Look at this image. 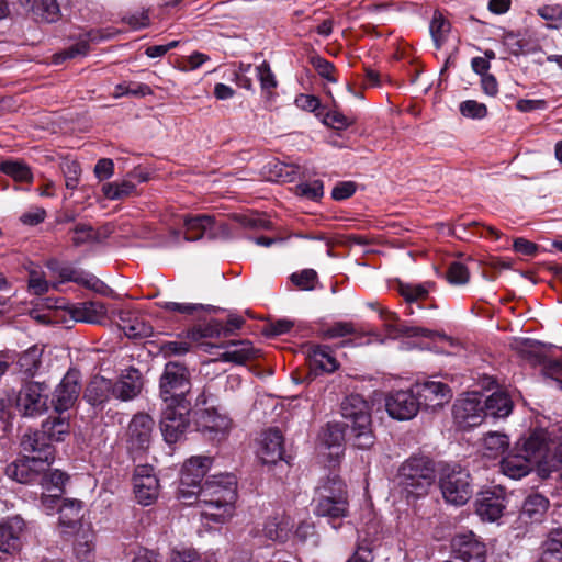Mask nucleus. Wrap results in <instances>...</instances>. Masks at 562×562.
Wrapping results in <instances>:
<instances>
[{"mask_svg": "<svg viewBox=\"0 0 562 562\" xmlns=\"http://www.w3.org/2000/svg\"><path fill=\"white\" fill-rule=\"evenodd\" d=\"M515 446L533 465L557 468L562 464V425L535 429Z\"/></svg>", "mask_w": 562, "mask_h": 562, "instance_id": "1", "label": "nucleus"}, {"mask_svg": "<svg viewBox=\"0 0 562 562\" xmlns=\"http://www.w3.org/2000/svg\"><path fill=\"white\" fill-rule=\"evenodd\" d=\"M201 507V515L214 522H224L234 512L237 497L236 484L233 477L225 481L206 480L194 495Z\"/></svg>", "mask_w": 562, "mask_h": 562, "instance_id": "2", "label": "nucleus"}, {"mask_svg": "<svg viewBox=\"0 0 562 562\" xmlns=\"http://www.w3.org/2000/svg\"><path fill=\"white\" fill-rule=\"evenodd\" d=\"M341 416L347 420L353 445L359 449H369L374 445L372 431L371 405L359 394L344 398L340 405Z\"/></svg>", "mask_w": 562, "mask_h": 562, "instance_id": "3", "label": "nucleus"}, {"mask_svg": "<svg viewBox=\"0 0 562 562\" xmlns=\"http://www.w3.org/2000/svg\"><path fill=\"white\" fill-rule=\"evenodd\" d=\"M435 481L431 462L424 457H412L404 461L397 472V483L406 497L419 498L428 493Z\"/></svg>", "mask_w": 562, "mask_h": 562, "instance_id": "4", "label": "nucleus"}, {"mask_svg": "<svg viewBox=\"0 0 562 562\" xmlns=\"http://www.w3.org/2000/svg\"><path fill=\"white\" fill-rule=\"evenodd\" d=\"M439 487L445 501L454 506L464 505L473 494L469 471L458 464L441 468Z\"/></svg>", "mask_w": 562, "mask_h": 562, "instance_id": "5", "label": "nucleus"}, {"mask_svg": "<svg viewBox=\"0 0 562 562\" xmlns=\"http://www.w3.org/2000/svg\"><path fill=\"white\" fill-rule=\"evenodd\" d=\"M160 397L165 404L189 402L186 394L190 390L189 372L178 362H168L159 382Z\"/></svg>", "mask_w": 562, "mask_h": 562, "instance_id": "6", "label": "nucleus"}, {"mask_svg": "<svg viewBox=\"0 0 562 562\" xmlns=\"http://www.w3.org/2000/svg\"><path fill=\"white\" fill-rule=\"evenodd\" d=\"M321 490L316 514L331 519L346 517L348 515V501L345 483L339 477L334 476L328 479Z\"/></svg>", "mask_w": 562, "mask_h": 562, "instance_id": "7", "label": "nucleus"}, {"mask_svg": "<svg viewBox=\"0 0 562 562\" xmlns=\"http://www.w3.org/2000/svg\"><path fill=\"white\" fill-rule=\"evenodd\" d=\"M190 406V402L165 404L160 420V430L166 442L175 443L182 438L190 425L188 417Z\"/></svg>", "mask_w": 562, "mask_h": 562, "instance_id": "8", "label": "nucleus"}, {"mask_svg": "<svg viewBox=\"0 0 562 562\" xmlns=\"http://www.w3.org/2000/svg\"><path fill=\"white\" fill-rule=\"evenodd\" d=\"M210 465L211 459L207 457H192L183 464L179 485V498L191 503L199 487L202 486L201 482L207 473Z\"/></svg>", "mask_w": 562, "mask_h": 562, "instance_id": "9", "label": "nucleus"}, {"mask_svg": "<svg viewBox=\"0 0 562 562\" xmlns=\"http://www.w3.org/2000/svg\"><path fill=\"white\" fill-rule=\"evenodd\" d=\"M16 407L29 417L44 414L48 409V386L33 381L25 383L16 396Z\"/></svg>", "mask_w": 562, "mask_h": 562, "instance_id": "10", "label": "nucleus"}, {"mask_svg": "<svg viewBox=\"0 0 562 562\" xmlns=\"http://www.w3.org/2000/svg\"><path fill=\"white\" fill-rule=\"evenodd\" d=\"M49 465L41 457H23L8 464L5 474L19 483L30 484L38 481Z\"/></svg>", "mask_w": 562, "mask_h": 562, "instance_id": "11", "label": "nucleus"}, {"mask_svg": "<svg viewBox=\"0 0 562 562\" xmlns=\"http://www.w3.org/2000/svg\"><path fill=\"white\" fill-rule=\"evenodd\" d=\"M485 417L482 396L479 393L468 394L453 405V418L461 428H471L480 425Z\"/></svg>", "mask_w": 562, "mask_h": 562, "instance_id": "12", "label": "nucleus"}, {"mask_svg": "<svg viewBox=\"0 0 562 562\" xmlns=\"http://www.w3.org/2000/svg\"><path fill=\"white\" fill-rule=\"evenodd\" d=\"M385 408L392 418L409 420L417 415L420 402L417 400L414 389L412 391H396L386 396Z\"/></svg>", "mask_w": 562, "mask_h": 562, "instance_id": "13", "label": "nucleus"}, {"mask_svg": "<svg viewBox=\"0 0 562 562\" xmlns=\"http://www.w3.org/2000/svg\"><path fill=\"white\" fill-rule=\"evenodd\" d=\"M420 407L435 411L442 407L452 398L450 387L438 381H426L414 386Z\"/></svg>", "mask_w": 562, "mask_h": 562, "instance_id": "14", "label": "nucleus"}, {"mask_svg": "<svg viewBox=\"0 0 562 562\" xmlns=\"http://www.w3.org/2000/svg\"><path fill=\"white\" fill-rule=\"evenodd\" d=\"M134 493L137 502L144 506L153 504L158 496L159 482L149 465H138L134 473Z\"/></svg>", "mask_w": 562, "mask_h": 562, "instance_id": "15", "label": "nucleus"}, {"mask_svg": "<svg viewBox=\"0 0 562 562\" xmlns=\"http://www.w3.org/2000/svg\"><path fill=\"white\" fill-rule=\"evenodd\" d=\"M154 420L147 414H136L127 428V445L132 451H144L149 447Z\"/></svg>", "mask_w": 562, "mask_h": 562, "instance_id": "16", "label": "nucleus"}, {"mask_svg": "<svg viewBox=\"0 0 562 562\" xmlns=\"http://www.w3.org/2000/svg\"><path fill=\"white\" fill-rule=\"evenodd\" d=\"M80 374L77 371H68L57 385L53 396V405L56 412L69 409L76 403L80 393Z\"/></svg>", "mask_w": 562, "mask_h": 562, "instance_id": "17", "label": "nucleus"}, {"mask_svg": "<svg viewBox=\"0 0 562 562\" xmlns=\"http://www.w3.org/2000/svg\"><path fill=\"white\" fill-rule=\"evenodd\" d=\"M452 550L457 558L465 562H482L485 554V546L479 541L472 531L457 533L451 541Z\"/></svg>", "mask_w": 562, "mask_h": 562, "instance_id": "18", "label": "nucleus"}, {"mask_svg": "<svg viewBox=\"0 0 562 562\" xmlns=\"http://www.w3.org/2000/svg\"><path fill=\"white\" fill-rule=\"evenodd\" d=\"M505 507V497L501 492L486 491L481 493L476 499V513L483 520H497L503 515Z\"/></svg>", "mask_w": 562, "mask_h": 562, "instance_id": "19", "label": "nucleus"}, {"mask_svg": "<svg viewBox=\"0 0 562 562\" xmlns=\"http://www.w3.org/2000/svg\"><path fill=\"white\" fill-rule=\"evenodd\" d=\"M283 437L278 429H269L262 435L258 456L262 463L274 464L283 458Z\"/></svg>", "mask_w": 562, "mask_h": 562, "instance_id": "20", "label": "nucleus"}, {"mask_svg": "<svg viewBox=\"0 0 562 562\" xmlns=\"http://www.w3.org/2000/svg\"><path fill=\"white\" fill-rule=\"evenodd\" d=\"M24 529V521L20 517H13L0 525V551L13 554L21 547V536Z\"/></svg>", "mask_w": 562, "mask_h": 562, "instance_id": "21", "label": "nucleus"}, {"mask_svg": "<svg viewBox=\"0 0 562 562\" xmlns=\"http://www.w3.org/2000/svg\"><path fill=\"white\" fill-rule=\"evenodd\" d=\"M143 381L140 372L131 368L113 384V395L122 401H130L140 393Z\"/></svg>", "mask_w": 562, "mask_h": 562, "instance_id": "22", "label": "nucleus"}, {"mask_svg": "<svg viewBox=\"0 0 562 562\" xmlns=\"http://www.w3.org/2000/svg\"><path fill=\"white\" fill-rule=\"evenodd\" d=\"M21 447L24 452L38 453L37 457L46 459L49 464L54 460V448L47 442V437L43 430L25 432L21 439Z\"/></svg>", "mask_w": 562, "mask_h": 562, "instance_id": "23", "label": "nucleus"}, {"mask_svg": "<svg viewBox=\"0 0 562 562\" xmlns=\"http://www.w3.org/2000/svg\"><path fill=\"white\" fill-rule=\"evenodd\" d=\"M535 467L536 465H533L522 452L517 451L516 446L514 450L501 461L502 472L515 480L526 476Z\"/></svg>", "mask_w": 562, "mask_h": 562, "instance_id": "24", "label": "nucleus"}, {"mask_svg": "<svg viewBox=\"0 0 562 562\" xmlns=\"http://www.w3.org/2000/svg\"><path fill=\"white\" fill-rule=\"evenodd\" d=\"M349 336L352 338L341 342V346L355 345L353 341L363 338L367 336V333L353 322L345 321L335 322L322 330V337L325 339H335Z\"/></svg>", "mask_w": 562, "mask_h": 562, "instance_id": "25", "label": "nucleus"}, {"mask_svg": "<svg viewBox=\"0 0 562 562\" xmlns=\"http://www.w3.org/2000/svg\"><path fill=\"white\" fill-rule=\"evenodd\" d=\"M22 4L38 21L54 23L60 18L57 0H22Z\"/></svg>", "mask_w": 562, "mask_h": 562, "instance_id": "26", "label": "nucleus"}, {"mask_svg": "<svg viewBox=\"0 0 562 562\" xmlns=\"http://www.w3.org/2000/svg\"><path fill=\"white\" fill-rule=\"evenodd\" d=\"M111 394H113L112 381L95 375L88 383L83 397L92 406H101L109 401Z\"/></svg>", "mask_w": 562, "mask_h": 562, "instance_id": "27", "label": "nucleus"}, {"mask_svg": "<svg viewBox=\"0 0 562 562\" xmlns=\"http://www.w3.org/2000/svg\"><path fill=\"white\" fill-rule=\"evenodd\" d=\"M119 326L128 338H145L153 333V327L145 319L131 312H120Z\"/></svg>", "mask_w": 562, "mask_h": 562, "instance_id": "28", "label": "nucleus"}, {"mask_svg": "<svg viewBox=\"0 0 562 562\" xmlns=\"http://www.w3.org/2000/svg\"><path fill=\"white\" fill-rule=\"evenodd\" d=\"M227 347L229 349L220 357V360L224 362L244 364L259 356V350L255 349L248 340L231 341Z\"/></svg>", "mask_w": 562, "mask_h": 562, "instance_id": "29", "label": "nucleus"}, {"mask_svg": "<svg viewBox=\"0 0 562 562\" xmlns=\"http://www.w3.org/2000/svg\"><path fill=\"white\" fill-rule=\"evenodd\" d=\"M307 360L314 370L330 373L338 368V361L328 346H311L307 350Z\"/></svg>", "mask_w": 562, "mask_h": 562, "instance_id": "30", "label": "nucleus"}, {"mask_svg": "<svg viewBox=\"0 0 562 562\" xmlns=\"http://www.w3.org/2000/svg\"><path fill=\"white\" fill-rule=\"evenodd\" d=\"M70 314L76 322L99 324L105 317L106 310L100 302H83L74 306Z\"/></svg>", "mask_w": 562, "mask_h": 562, "instance_id": "31", "label": "nucleus"}, {"mask_svg": "<svg viewBox=\"0 0 562 562\" xmlns=\"http://www.w3.org/2000/svg\"><path fill=\"white\" fill-rule=\"evenodd\" d=\"M509 447L508 437L498 431H491L486 434L482 442V453L487 459H497Z\"/></svg>", "mask_w": 562, "mask_h": 562, "instance_id": "32", "label": "nucleus"}, {"mask_svg": "<svg viewBox=\"0 0 562 562\" xmlns=\"http://www.w3.org/2000/svg\"><path fill=\"white\" fill-rule=\"evenodd\" d=\"M485 416L507 417L513 408L509 396L504 392H495L484 401Z\"/></svg>", "mask_w": 562, "mask_h": 562, "instance_id": "33", "label": "nucleus"}, {"mask_svg": "<svg viewBox=\"0 0 562 562\" xmlns=\"http://www.w3.org/2000/svg\"><path fill=\"white\" fill-rule=\"evenodd\" d=\"M383 319L385 321V326L389 334L393 337L398 335H404L407 337H431L434 333L427 328L418 327V326H401L397 327L393 324V322L397 321V315L393 312H382L381 313Z\"/></svg>", "mask_w": 562, "mask_h": 562, "instance_id": "34", "label": "nucleus"}, {"mask_svg": "<svg viewBox=\"0 0 562 562\" xmlns=\"http://www.w3.org/2000/svg\"><path fill=\"white\" fill-rule=\"evenodd\" d=\"M214 224V218L211 215H198L194 217H187L184 220L186 237L188 241H194L203 237Z\"/></svg>", "mask_w": 562, "mask_h": 562, "instance_id": "35", "label": "nucleus"}, {"mask_svg": "<svg viewBox=\"0 0 562 562\" xmlns=\"http://www.w3.org/2000/svg\"><path fill=\"white\" fill-rule=\"evenodd\" d=\"M42 353L43 349L37 346L22 352L16 361L20 372L26 376H34L41 367Z\"/></svg>", "mask_w": 562, "mask_h": 562, "instance_id": "36", "label": "nucleus"}, {"mask_svg": "<svg viewBox=\"0 0 562 562\" xmlns=\"http://www.w3.org/2000/svg\"><path fill=\"white\" fill-rule=\"evenodd\" d=\"M42 430L50 441H64L70 432V424L63 417H49L43 425Z\"/></svg>", "mask_w": 562, "mask_h": 562, "instance_id": "37", "label": "nucleus"}, {"mask_svg": "<svg viewBox=\"0 0 562 562\" xmlns=\"http://www.w3.org/2000/svg\"><path fill=\"white\" fill-rule=\"evenodd\" d=\"M200 426L211 432H226L231 427V420L215 411L205 409L199 417Z\"/></svg>", "mask_w": 562, "mask_h": 562, "instance_id": "38", "label": "nucleus"}, {"mask_svg": "<svg viewBox=\"0 0 562 562\" xmlns=\"http://www.w3.org/2000/svg\"><path fill=\"white\" fill-rule=\"evenodd\" d=\"M541 562H562V531H551L543 543Z\"/></svg>", "mask_w": 562, "mask_h": 562, "instance_id": "39", "label": "nucleus"}, {"mask_svg": "<svg viewBox=\"0 0 562 562\" xmlns=\"http://www.w3.org/2000/svg\"><path fill=\"white\" fill-rule=\"evenodd\" d=\"M192 341H200L203 338H217L223 336V324L217 319H211L206 324L193 327L187 334Z\"/></svg>", "mask_w": 562, "mask_h": 562, "instance_id": "40", "label": "nucleus"}, {"mask_svg": "<svg viewBox=\"0 0 562 562\" xmlns=\"http://www.w3.org/2000/svg\"><path fill=\"white\" fill-rule=\"evenodd\" d=\"M0 171L19 182H31L33 175L26 164L19 160H5L0 164Z\"/></svg>", "mask_w": 562, "mask_h": 562, "instance_id": "41", "label": "nucleus"}, {"mask_svg": "<svg viewBox=\"0 0 562 562\" xmlns=\"http://www.w3.org/2000/svg\"><path fill=\"white\" fill-rule=\"evenodd\" d=\"M89 41L90 34H85L83 36H80V38L75 44L64 49L63 52L56 54L54 56V63L60 64L61 61L69 58L86 56L90 49Z\"/></svg>", "mask_w": 562, "mask_h": 562, "instance_id": "42", "label": "nucleus"}, {"mask_svg": "<svg viewBox=\"0 0 562 562\" xmlns=\"http://www.w3.org/2000/svg\"><path fill=\"white\" fill-rule=\"evenodd\" d=\"M159 306L169 312H178L186 315H193L199 312L214 313L217 307L213 305L195 304V303H176L161 302Z\"/></svg>", "mask_w": 562, "mask_h": 562, "instance_id": "43", "label": "nucleus"}, {"mask_svg": "<svg viewBox=\"0 0 562 562\" xmlns=\"http://www.w3.org/2000/svg\"><path fill=\"white\" fill-rule=\"evenodd\" d=\"M81 502L67 501L59 507V521L66 527H72L81 518Z\"/></svg>", "mask_w": 562, "mask_h": 562, "instance_id": "44", "label": "nucleus"}, {"mask_svg": "<svg viewBox=\"0 0 562 562\" xmlns=\"http://www.w3.org/2000/svg\"><path fill=\"white\" fill-rule=\"evenodd\" d=\"M44 471L42 476L40 477V483L43 485L44 488H46L47 492H58L59 494L64 493V484L67 481V475L59 471L54 470L47 472Z\"/></svg>", "mask_w": 562, "mask_h": 562, "instance_id": "45", "label": "nucleus"}, {"mask_svg": "<svg viewBox=\"0 0 562 562\" xmlns=\"http://www.w3.org/2000/svg\"><path fill=\"white\" fill-rule=\"evenodd\" d=\"M344 439V426L339 423L328 424L321 435L322 442L328 448H340Z\"/></svg>", "mask_w": 562, "mask_h": 562, "instance_id": "46", "label": "nucleus"}, {"mask_svg": "<svg viewBox=\"0 0 562 562\" xmlns=\"http://www.w3.org/2000/svg\"><path fill=\"white\" fill-rule=\"evenodd\" d=\"M429 30L436 46L440 47L441 42L450 30V24L440 12L436 11L430 22Z\"/></svg>", "mask_w": 562, "mask_h": 562, "instance_id": "47", "label": "nucleus"}, {"mask_svg": "<svg viewBox=\"0 0 562 562\" xmlns=\"http://www.w3.org/2000/svg\"><path fill=\"white\" fill-rule=\"evenodd\" d=\"M548 508V499L540 494L530 495L524 503L522 513L529 518H537Z\"/></svg>", "mask_w": 562, "mask_h": 562, "instance_id": "48", "label": "nucleus"}, {"mask_svg": "<svg viewBox=\"0 0 562 562\" xmlns=\"http://www.w3.org/2000/svg\"><path fill=\"white\" fill-rule=\"evenodd\" d=\"M288 524L278 518L268 519L263 527V535L270 540L282 541L288 537Z\"/></svg>", "mask_w": 562, "mask_h": 562, "instance_id": "49", "label": "nucleus"}, {"mask_svg": "<svg viewBox=\"0 0 562 562\" xmlns=\"http://www.w3.org/2000/svg\"><path fill=\"white\" fill-rule=\"evenodd\" d=\"M502 43L507 50L515 56L530 52L528 48V42L519 38L514 32H505L502 36Z\"/></svg>", "mask_w": 562, "mask_h": 562, "instance_id": "50", "label": "nucleus"}, {"mask_svg": "<svg viewBox=\"0 0 562 562\" xmlns=\"http://www.w3.org/2000/svg\"><path fill=\"white\" fill-rule=\"evenodd\" d=\"M295 193L310 200H317L324 194V186L321 180L301 182L295 187Z\"/></svg>", "mask_w": 562, "mask_h": 562, "instance_id": "51", "label": "nucleus"}, {"mask_svg": "<svg viewBox=\"0 0 562 562\" xmlns=\"http://www.w3.org/2000/svg\"><path fill=\"white\" fill-rule=\"evenodd\" d=\"M63 175L65 177L66 187L74 190L79 184L81 168L79 162L75 160H66L60 165Z\"/></svg>", "mask_w": 562, "mask_h": 562, "instance_id": "52", "label": "nucleus"}, {"mask_svg": "<svg viewBox=\"0 0 562 562\" xmlns=\"http://www.w3.org/2000/svg\"><path fill=\"white\" fill-rule=\"evenodd\" d=\"M72 244L76 247L81 245L95 241L98 239V234L93 231V228L88 224L79 223L72 229Z\"/></svg>", "mask_w": 562, "mask_h": 562, "instance_id": "53", "label": "nucleus"}, {"mask_svg": "<svg viewBox=\"0 0 562 562\" xmlns=\"http://www.w3.org/2000/svg\"><path fill=\"white\" fill-rule=\"evenodd\" d=\"M400 292L408 303L425 300L429 293L424 284H402Z\"/></svg>", "mask_w": 562, "mask_h": 562, "instance_id": "54", "label": "nucleus"}, {"mask_svg": "<svg viewBox=\"0 0 562 562\" xmlns=\"http://www.w3.org/2000/svg\"><path fill=\"white\" fill-rule=\"evenodd\" d=\"M459 109L461 114L469 119H483L487 114L486 105L475 100L461 102Z\"/></svg>", "mask_w": 562, "mask_h": 562, "instance_id": "55", "label": "nucleus"}, {"mask_svg": "<svg viewBox=\"0 0 562 562\" xmlns=\"http://www.w3.org/2000/svg\"><path fill=\"white\" fill-rule=\"evenodd\" d=\"M468 268L461 262H452L447 271V280L451 284L462 285L469 281Z\"/></svg>", "mask_w": 562, "mask_h": 562, "instance_id": "56", "label": "nucleus"}, {"mask_svg": "<svg viewBox=\"0 0 562 562\" xmlns=\"http://www.w3.org/2000/svg\"><path fill=\"white\" fill-rule=\"evenodd\" d=\"M538 14L551 24L550 29H559L562 26V8L560 5H544L538 9Z\"/></svg>", "mask_w": 562, "mask_h": 562, "instance_id": "57", "label": "nucleus"}, {"mask_svg": "<svg viewBox=\"0 0 562 562\" xmlns=\"http://www.w3.org/2000/svg\"><path fill=\"white\" fill-rule=\"evenodd\" d=\"M317 274L312 269H305L300 273H293L291 276L292 282L300 288L301 290H312L314 289V283L316 281Z\"/></svg>", "mask_w": 562, "mask_h": 562, "instance_id": "58", "label": "nucleus"}, {"mask_svg": "<svg viewBox=\"0 0 562 562\" xmlns=\"http://www.w3.org/2000/svg\"><path fill=\"white\" fill-rule=\"evenodd\" d=\"M256 70L257 77L263 90H269L277 87V80L267 61H263L261 65H259Z\"/></svg>", "mask_w": 562, "mask_h": 562, "instance_id": "59", "label": "nucleus"}, {"mask_svg": "<svg viewBox=\"0 0 562 562\" xmlns=\"http://www.w3.org/2000/svg\"><path fill=\"white\" fill-rule=\"evenodd\" d=\"M312 64L321 77L328 81L336 82V78L334 77L335 67L331 63L322 57H314L312 58Z\"/></svg>", "mask_w": 562, "mask_h": 562, "instance_id": "60", "label": "nucleus"}, {"mask_svg": "<svg viewBox=\"0 0 562 562\" xmlns=\"http://www.w3.org/2000/svg\"><path fill=\"white\" fill-rule=\"evenodd\" d=\"M539 362L542 367L543 376L553 379L554 375L562 374V359H550L543 357Z\"/></svg>", "mask_w": 562, "mask_h": 562, "instance_id": "61", "label": "nucleus"}, {"mask_svg": "<svg viewBox=\"0 0 562 562\" xmlns=\"http://www.w3.org/2000/svg\"><path fill=\"white\" fill-rule=\"evenodd\" d=\"M356 183L352 181H344L336 184L331 191L334 200L341 201L350 198L356 192Z\"/></svg>", "mask_w": 562, "mask_h": 562, "instance_id": "62", "label": "nucleus"}, {"mask_svg": "<svg viewBox=\"0 0 562 562\" xmlns=\"http://www.w3.org/2000/svg\"><path fill=\"white\" fill-rule=\"evenodd\" d=\"M198 552L191 548H176L170 553V562H196Z\"/></svg>", "mask_w": 562, "mask_h": 562, "instance_id": "63", "label": "nucleus"}, {"mask_svg": "<svg viewBox=\"0 0 562 562\" xmlns=\"http://www.w3.org/2000/svg\"><path fill=\"white\" fill-rule=\"evenodd\" d=\"M75 282L97 292H100L104 286V283L97 277L82 271H78Z\"/></svg>", "mask_w": 562, "mask_h": 562, "instance_id": "64", "label": "nucleus"}]
</instances>
